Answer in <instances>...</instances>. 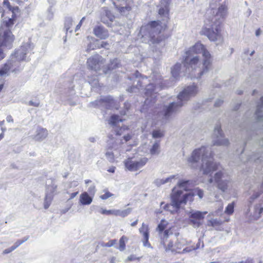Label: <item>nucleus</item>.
Segmentation results:
<instances>
[{
    "instance_id": "nucleus-1",
    "label": "nucleus",
    "mask_w": 263,
    "mask_h": 263,
    "mask_svg": "<svg viewBox=\"0 0 263 263\" xmlns=\"http://www.w3.org/2000/svg\"><path fill=\"white\" fill-rule=\"evenodd\" d=\"M183 65V75L199 79L211 68L212 59L210 52L200 43L195 44L186 52Z\"/></svg>"
},
{
    "instance_id": "nucleus-2",
    "label": "nucleus",
    "mask_w": 263,
    "mask_h": 263,
    "mask_svg": "<svg viewBox=\"0 0 263 263\" xmlns=\"http://www.w3.org/2000/svg\"><path fill=\"white\" fill-rule=\"evenodd\" d=\"M227 13L228 8L225 4L211 2L206 11L200 34L206 35L211 41H222L220 29L221 20L226 17Z\"/></svg>"
},
{
    "instance_id": "nucleus-3",
    "label": "nucleus",
    "mask_w": 263,
    "mask_h": 263,
    "mask_svg": "<svg viewBox=\"0 0 263 263\" xmlns=\"http://www.w3.org/2000/svg\"><path fill=\"white\" fill-rule=\"evenodd\" d=\"M213 156L211 146H202L192 152L187 159V165L191 168H197L201 160L200 171L203 174L211 175L214 171L221 168L219 163L214 162Z\"/></svg>"
},
{
    "instance_id": "nucleus-4",
    "label": "nucleus",
    "mask_w": 263,
    "mask_h": 263,
    "mask_svg": "<svg viewBox=\"0 0 263 263\" xmlns=\"http://www.w3.org/2000/svg\"><path fill=\"white\" fill-rule=\"evenodd\" d=\"M191 184L192 182L190 180L183 179L180 180L177 186L173 189L172 203L165 205L164 209L173 213L179 209L182 204L185 203L187 201H192L193 197L196 195L201 199L203 196V192L198 189L190 191V188L192 187Z\"/></svg>"
},
{
    "instance_id": "nucleus-5",
    "label": "nucleus",
    "mask_w": 263,
    "mask_h": 263,
    "mask_svg": "<svg viewBox=\"0 0 263 263\" xmlns=\"http://www.w3.org/2000/svg\"><path fill=\"white\" fill-rule=\"evenodd\" d=\"M199 91L198 87L194 84L186 87L178 95L177 102L172 103L165 108L164 117L167 118L173 113L176 112L179 108L183 106L191 98L195 96Z\"/></svg>"
},
{
    "instance_id": "nucleus-6",
    "label": "nucleus",
    "mask_w": 263,
    "mask_h": 263,
    "mask_svg": "<svg viewBox=\"0 0 263 263\" xmlns=\"http://www.w3.org/2000/svg\"><path fill=\"white\" fill-rule=\"evenodd\" d=\"M165 27V24L162 25L158 21H153L141 27L139 36L143 42L148 44L158 43L159 40L156 36Z\"/></svg>"
},
{
    "instance_id": "nucleus-7",
    "label": "nucleus",
    "mask_w": 263,
    "mask_h": 263,
    "mask_svg": "<svg viewBox=\"0 0 263 263\" xmlns=\"http://www.w3.org/2000/svg\"><path fill=\"white\" fill-rule=\"evenodd\" d=\"M33 48V46L30 41L28 40L24 43L21 47L18 49L14 54L11 56V59L5 64L10 66V72H15L18 70L20 62L21 61L25 60L26 55L29 53Z\"/></svg>"
},
{
    "instance_id": "nucleus-8",
    "label": "nucleus",
    "mask_w": 263,
    "mask_h": 263,
    "mask_svg": "<svg viewBox=\"0 0 263 263\" xmlns=\"http://www.w3.org/2000/svg\"><path fill=\"white\" fill-rule=\"evenodd\" d=\"M152 82L147 85L145 88V96L147 98L145 103L149 104L153 102V99L155 98V94L160 90L162 87L161 76L159 73H154L151 76Z\"/></svg>"
},
{
    "instance_id": "nucleus-9",
    "label": "nucleus",
    "mask_w": 263,
    "mask_h": 263,
    "mask_svg": "<svg viewBox=\"0 0 263 263\" xmlns=\"http://www.w3.org/2000/svg\"><path fill=\"white\" fill-rule=\"evenodd\" d=\"M14 36L9 29L0 27V60L5 57V51L12 48Z\"/></svg>"
},
{
    "instance_id": "nucleus-10",
    "label": "nucleus",
    "mask_w": 263,
    "mask_h": 263,
    "mask_svg": "<svg viewBox=\"0 0 263 263\" xmlns=\"http://www.w3.org/2000/svg\"><path fill=\"white\" fill-rule=\"evenodd\" d=\"M230 181L231 179L228 174L224 169H222L216 172L213 177H211L208 182L210 184L214 182L219 190L224 192L229 186Z\"/></svg>"
},
{
    "instance_id": "nucleus-11",
    "label": "nucleus",
    "mask_w": 263,
    "mask_h": 263,
    "mask_svg": "<svg viewBox=\"0 0 263 263\" xmlns=\"http://www.w3.org/2000/svg\"><path fill=\"white\" fill-rule=\"evenodd\" d=\"M148 162L145 157L135 156L128 158L124 161V164L126 170L130 172H135L144 167Z\"/></svg>"
},
{
    "instance_id": "nucleus-12",
    "label": "nucleus",
    "mask_w": 263,
    "mask_h": 263,
    "mask_svg": "<svg viewBox=\"0 0 263 263\" xmlns=\"http://www.w3.org/2000/svg\"><path fill=\"white\" fill-rule=\"evenodd\" d=\"M212 142L214 145L217 146H227L229 144V140L224 137L221 126L219 124L215 127Z\"/></svg>"
},
{
    "instance_id": "nucleus-13",
    "label": "nucleus",
    "mask_w": 263,
    "mask_h": 263,
    "mask_svg": "<svg viewBox=\"0 0 263 263\" xmlns=\"http://www.w3.org/2000/svg\"><path fill=\"white\" fill-rule=\"evenodd\" d=\"M120 147L114 145L107 149L105 157L111 163L117 162L122 159Z\"/></svg>"
},
{
    "instance_id": "nucleus-14",
    "label": "nucleus",
    "mask_w": 263,
    "mask_h": 263,
    "mask_svg": "<svg viewBox=\"0 0 263 263\" xmlns=\"http://www.w3.org/2000/svg\"><path fill=\"white\" fill-rule=\"evenodd\" d=\"M5 11H1L2 13V17L3 18V24L1 26L4 28V29H9V27L12 26L14 24V18L18 13V10L15 11V14H12L7 9Z\"/></svg>"
},
{
    "instance_id": "nucleus-15",
    "label": "nucleus",
    "mask_w": 263,
    "mask_h": 263,
    "mask_svg": "<svg viewBox=\"0 0 263 263\" xmlns=\"http://www.w3.org/2000/svg\"><path fill=\"white\" fill-rule=\"evenodd\" d=\"M103 64V59L98 54H96L90 57L88 59L87 62L88 68L96 71L100 70Z\"/></svg>"
},
{
    "instance_id": "nucleus-16",
    "label": "nucleus",
    "mask_w": 263,
    "mask_h": 263,
    "mask_svg": "<svg viewBox=\"0 0 263 263\" xmlns=\"http://www.w3.org/2000/svg\"><path fill=\"white\" fill-rule=\"evenodd\" d=\"M208 212L194 211L191 213L190 222L194 227H199L202 223L204 215Z\"/></svg>"
},
{
    "instance_id": "nucleus-17",
    "label": "nucleus",
    "mask_w": 263,
    "mask_h": 263,
    "mask_svg": "<svg viewBox=\"0 0 263 263\" xmlns=\"http://www.w3.org/2000/svg\"><path fill=\"white\" fill-rule=\"evenodd\" d=\"M99 213L103 215H113L116 216H121L125 217L128 215L131 212V209L127 208L124 210H107L101 208L99 210Z\"/></svg>"
},
{
    "instance_id": "nucleus-18",
    "label": "nucleus",
    "mask_w": 263,
    "mask_h": 263,
    "mask_svg": "<svg viewBox=\"0 0 263 263\" xmlns=\"http://www.w3.org/2000/svg\"><path fill=\"white\" fill-rule=\"evenodd\" d=\"M139 233L142 236V242L144 247L153 249L150 242H149V228L147 224L142 223L141 227L139 230Z\"/></svg>"
},
{
    "instance_id": "nucleus-19",
    "label": "nucleus",
    "mask_w": 263,
    "mask_h": 263,
    "mask_svg": "<svg viewBox=\"0 0 263 263\" xmlns=\"http://www.w3.org/2000/svg\"><path fill=\"white\" fill-rule=\"evenodd\" d=\"M57 184L53 179H49L47 181L45 195L54 197L58 193Z\"/></svg>"
},
{
    "instance_id": "nucleus-20",
    "label": "nucleus",
    "mask_w": 263,
    "mask_h": 263,
    "mask_svg": "<svg viewBox=\"0 0 263 263\" xmlns=\"http://www.w3.org/2000/svg\"><path fill=\"white\" fill-rule=\"evenodd\" d=\"M256 107V110L254 115V118L256 122H259L262 120L263 118V115H262L263 110V96L260 98Z\"/></svg>"
},
{
    "instance_id": "nucleus-21",
    "label": "nucleus",
    "mask_w": 263,
    "mask_h": 263,
    "mask_svg": "<svg viewBox=\"0 0 263 263\" xmlns=\"http://www.w3.org/2000/svg\"><path fill=\"white\" fill-rule=\"evenodd\" d=\"M5 9L12 14H15V11L18 10V7H11L8 0H0V12L5 11Z\"/></svg>"
},
{
    "instance_id": "nucleus-22",
    "label": "nucleus",
    "mask_w": 263,
    "mask_h": 263,
    "mask_svg": "<svg viewBox=\"0 0 263 263\" xmlns=\"http://www.w3.org/2000/svg\"><path fill=\"white\" fill-rule=\"evenodd\" d=\"M48 135V131L43 128L38 127L33 135V138L35 140L41 141L44 139Z\"/></svg>"
},
{
    "instance_id": "nucleus-23",
    "label": "nucleus",
    "mask_w": 263,
    "mask_h": 263,
    "mask_svg": "<svg viewBox=\"0 0 263 263\" xmlns=\"http://www.w3.org/2000/svg\"><path fill=\"white\" fill-rule=\"evenodd\" d=\"M93 33L97 37L105 39L108 36V32L103 27L97 26L93 29Z\"/></svg>"
},
{
    "instance_id": "nucleus-24",
    "label": "nucleus",
    "mask_w": 263,
    "mask_h": 263,
    "mask_svg": "<svg viewBox=\"0 0 263 263\" xmlns=\"http://www.w3.org/2000/svg\"><path fill=\"white\" fill-rule=\"evenodd\" d=\"M79 201L82 205H89L92 201V197L85 192L80 195Z\"/></svg>"
},
{
    "instance_id": "nucleus-25",
    "label": "nucleus",
    "mask_w": 263,
    "mask_h": 263,
    "mask_svg": "<svg viewBox=\"0 0 263 263\" xmlns=\"http://www.w3.org/2000/svg\"><path fill=\"white\" fill-rule=\"evenodd\" d=\"M165 251L166 252H172L175 253H180L181 250V248L176 247V245H174L172 241L170 240L167 244L166 242H164V244H163Z\"/></svg>"
},
{
    "instance_id": "nucleus-26",
    "label": "nucleus",
    "mask_w": 263,
    "mask_h": 263,
    "mask_svg": "<svg viewBox=\"0 0 263 263\" xmlns=\"http://www.w3.org/2000/svg\"><path fill=\"white\" fill-rule=\"evenodd\" d=\"M176 175H171L167 178H158L155 180L154 183L158 186L165 183L172 182L173 179H175Z\"/></svg>"
},
{
    "instance_id": "nucleus-27",
    "label": "nucleus",
    "mask_w": 263,
    "mask_h": 263,
    "mask_svg": "<svg viewBox=\"0 0 263 263\" xmlns=\"http://www.w3.org/2000/svg\"><path fill=\"white\" fill-rule=\"evenodd\" d=\"M148 82L147 79L146 77H142L141 79H138L137 80V85L136 87H130L128 89V91L129 92H136V89H139V88H138V87H143V85H146L147 82Z\"/></svg>"
},
{
    "instance_id": "nucleus-28",
    "label": "nucleus",
    "mask_w": 263,
    "mask_h": 263,
    "mask_svg": "<svg viewBox=\"0 0 263 263\" xmlns=\"http://www.w3.org/2000/svg\"><path fill=\"white\" fill-rule=\"evenodd\" d=\"M181 64L179 63H177L172 68V76L176 79H178L179 75L181 73Z\"/></svg>"
},
{
    "instance_id": "nucleus-29",
    "label": "nucleus",
    "mask_w": 263,
    "mask_h": 263,
    "mask_svg": "<svg viewBox=\"0 0 263 263\" xmlns=\"http://www.w3.org/2000/svg\"><path fill=\"white\" fill-rule=\"evenodd\" d=\"M216 205L217 206V209L215 212H211L209 213L208 216H218L221 214L223 208L222 203L221 202H218L216 203Z\"/></svg>"
},
{
    "instance_id": "nucleus-30",
    "label": "nucleus",
    "mask_w": 263,
    "mask_h": 263,
    "mask_svg": "<svg viewBox=\"0 0 263 263\" xmlns=\"http://www.w3.org/2000/svg\"><path fill=\"white\" fill-rule=\"evenodd\" d=\"M128 240V238L126 236H122L119 240V247L118 249L121 251H123L125 249V243Z\"/></svg>"
},
{
    "instance_id": "nucleus-31",
    "label": "nucleus",
    "mask_w": 263,
    "mask_h": 263,
    "mask_svg": "<svg viewBox=\"0 0 263 263\" xmlns=\"http://www.w3.org/2000/svg\"><path fill=\"white\" fill-rule=\"evenodd\" d=\"M262 157L261 154L260 153H256L253 154L252 156H250L249 158H248L246 160H243V162H245L246 161H254L257 162V160H260V158Z\"/></svg>"
},
{
    "instance_id": "nucleus-32",
    "label": "nucleus",
    "mask_w": 263,
    "mask_h": 263,
    "mask_svg": "<svg viewBox=\"0 0 263 263\" xmlns=\"http://www.w3.org/2000/svg\"><path fill=\"white\" fill-rule=\"evenodd\" d=\"M150 153L153 155H158L160 153V145L158 142H155L150 149Z\"/></svg>"
},
{
    "instance_id": "nucleus-33",
    "label": "nucleus",
    "mask_w": 263,
    "mask_h": 263,
    "mask_svg": "<svg viewBox=\"0 0 263 263\" xmlns=\"http://www.w3.org/2000/svg\"><path fill=\"white\" fill-rule=\"evenodd\" d=\"M122 122V120L119 118V117L117 115H112L111 116L109 121V123L112 125L117 126L119 122Z\"/></svg>"
},
{
    "instance_id": "nucleus-34",
    "label": "nucleus",
    "mask_w": 263,
    "mask_h": 263,
    "mask_svg": "<svg viewBox=\"0 0 263 263\" xmlns=\"http://www.w3.org/2000/svg\"><path fill=\"white\" fill-rule=\"evenodd\" d=\"M53 198V196L45 195L44 202V207L45 209H47L49 207L52 202Z\"/></svg>"
},
{
    "instance_id": "nucleus-35",
    "label": "nucleus",
    "mask_w": 263,
    "mask_h": 263,
    "mask_svg": "<svg viewBox=\"0 0 263 263\" xmlns=\"http://www.w3.org/2000/svg\"><path fill=\"white\" fill-rule=\"evenodd\" d=\"M234 203H229L226 207L224 213L228 215H231L234 212Z\"/></svg>"
},
{
    "instance_id": "nucleus-36",
    "label": "nucleus",
    "mask_w": 263,
    "mask_h": 263,
    "mask_svg": "<svg viewBox=\"0 0 263 263\" xmlns=\"http://www.w3.org/2000/svg\"><path fill=\"white\" fill-rule=\"evenodd\" d=\"M72 25V20L71 18H67L65 22L64 28L66 32L68 31Z\"/></svg>"
},
{
    "instance_id": "nucleus-37",
    "label": "nucleus",
    "mask_w": 263,
    "mask_h": 263,
    "mask_svg": "<svg viewBox=\"0 0 263 263\" xmlns=\"http://www.w3.org/2000/svg\"><path fill=\"white\" fill-rule=\"evenodd\" d=\"M29 239V236L25 237L23 239L17 240L13 246H12L13 248L15 249L18 247H19L21 245L26 241Z\"/></svg>"
},
{
    "instance_id": "nucleus-38",
    "label": "nucleus",
    "mask_w": 263,
    "mask_h": 263,
    "mask_svg": "<svg viewBox=\"0 0 263 263\" xmlns=\"http://www.w3.org/2000/svg\"><path fill=\"white\" fill-rule=\"evenodd\" d=\"M167 224V222L165 220H161L160 223L159 224L157 230L159 231V232H162L165 229L166 225Z\"/></svg>"
},
{
    "instance_id": "nucleus-39",
    "label": "nucleus",
    "mask_w": 263,
    "mask_h": 263,
    "mask_svg": "<svg viewBox=\"0 0 263 263\" xmlns=\"http://www.w3.org/2000/svg\"><path fill=\"white\" fill-rule=\"evenodd\" d=\"M209 225L212 227L219 226L221 224V221L217 219L212 218L208 221Z\"/></svg>"
},
{
    "instance_id": "nucleus-40",
    "label": "nucleus",
    "mask_w": 263,
    "mask_h": 263,
    "mask_svg": "<svg viewBox=\"0 0 263 263\" xmlns=\"http://www.w3.org/2000/svg\"><path fill=\"white\" fill-rule=\"evenodd\" d=\"M169 231H170L168 230H166L163 232H161L162 233V236H161V239H162L161 242L163 244H164V242H166V240L169 235V234H168Z\"/></svg>"
},
{
    "instance_id": "nucleus-41",
    "label": "nucleus",
    "mask_w": 263,
    "mask_h": 263,
    "mask_svg": "<svg viewBox=\"0 0 263 263\" xmlns=\"http://www.w3.org/2000/svg\"><path fill=\"white\" fill-rule=\"evenodd\" d=\"M163 136V133L161 130H154L153 132V137L155 138L162 137Z\"/></svg>"
},
{
    "instance_id": "nucleus-42",
    "label": "nucleus",
    "mask_w": 263,
    "mask_h": 263,
    "mask_svg": "<svg viewBox=\"0 0 263 263\" xmlns=\"http://www.w3.org/2000/svg\"><path fill=\"white\" fill-rule=\"evenodd\" d=\"M118 9L122 14H125L127 12L130 10V7L129 6L120 7Z\"/></svg>"
},
{
    "instance_id": "nucleus-43",
    "label": "nucleus",
    "mask_w": 263,
    "mask_h": 263,
    "mask_svg": "<svg viewBox=\"0 0 263 263\" xmlns=\"http://www.w3.org/2000/svg\"><path fill=\"white\" fill-rule=\"evenodd\" d=\"M168 9L167 7L164 8H161L159 10V14L160 15H165L168 13Z\"/></svg>"
},
{
    "instance_id": "nucleus-44",
    "label": "nucleus",
    "mask_w": 263,
    "mask_h": 263,
    "mask_svg": "<svg viewBox=\"0 0 263 263\" xmlns=\"http://www.w3.org/2000/svg\"><path fill=\"white\" fill-rule=\"evenodd\" d=\"M117 243L116 239H112L109 241L108 242L103 244V246L105 247H110L114 246Z\"/></svg>"
},
{
    "instance_id": "nucleus-45",
    "label": "nucleus",
    "mask_w": 263,
    "mask_h": 263,
    "mask_svg": "<svg viewBox=\"0 0 263 263\" xmlns=\"http://www.w3.org/2000/svg\"><path fill=\"white\" fill-rule=\"evenodd\" d=\"M113 195H114L112 194L107 191L104 194L101 195L100 196V198H101L103 200H105V199H108L109 197H112Z\"/></svg>"
},
{
    "instance_id": "nucleus-46",
    "label": "nucleus",
    "mask_w": 263,
    "mask_h": 263,
    "mask_svg": "<svg viewBox=\"0 0 263 263\" xmlns=\"http://www.w3.org/2000/svg\"><path fill=\"white\" fill-rule=\"evenodd\" d=\"M118 64V59H114L111 63L110 66H109V69H114L117 67V64Z\"/></svg>"
},
{
    "instance_id": "nucleus-47",
    "label": "nucleus",
    "mask_w": 263,
    "mask_h": 263,
    "mask_svg": "<svg viewBox=\"0 0 263 263\" xmlns=\"http://www.w3.org/2000/svg\"><path fill=\"white\" fill-rule=\"evenodd\" d=\"M88 192L89 193L90 195H94L96 192L95 185L92 184L90 186H89L88 189Z\"/></svg>"
},
{
    "instance_id": "nucleus-48",
    "label": "nucleus",
    "mask_w": 263,
    "mask_h": 263,
    "mask_svg": "<svg viewBox=\"0 0 263 263\" xmlns=\"http://www.w3.org/2000/svg\"><path fill=\"white\" fill-rule=\"evenodd\" d=\"M28 105L30 106H32L34 107H38L40 105V102L38 101H30L28 102Z\"/></svg>"
},
{
    "instance_id": "nucleus-49",
    "label": "nucleus",
    "mask_w": 263,
    "mask_h": 263,
    "mask_svg": "<svg viewBox=\"0 0 263 263\" xmlns=\"http://www.w3.org/2000/svg\"><path fill=\"white\" fill-rule=\"evenodd\" d=\"M127 128V126H123L121 127L117 131V134L118 135H121L123 133V131H124Z\"/></svg>"
},
{
    "instance_id": "nucleus-50",
    "label": "nucleus",
    "mask_w": 263,
    "mask_h": 263,
    "mask_svg": "<svg viewBox=\"0 0 263 263\" xmlns=\"http://www.w3.org/2000/svg\"><path fill=\"white\" fill-rule=\"evenodd\" d=\"M85 17H83L82 18V19L81 20V21L79 22V23L77 25V26L76 27L75 31H77L79 29H80V28H81V26L82 25V23L84 21V20H85Z\"/></svg>"
},
{
    "instance_id": "nucleus-51",
    "label": "nucleus",
    "mask_w": 263,
    "mask_h": 263,
    "mask_svg": "<svg viewBox=\"0 0 263 263\" xmlns=\"http://www.w3.org/2000/svg\"><path fill=\"white\" fill-rule=\"evenodd\" d=\"M123 138L125 141L127 142L133 139V136L130 134H127V135H124Z\"/></svg>"
},
{
    "instance_id": "nucleus-52",
    "label": "nucleus",
    "mask_w": 263,
    "mask_h": 263,
    "mask_svg": "<svg viewBox=\"0 0 263 263\" xmlns=\"http://www.w3.org/2000/svg\"><path fill=\"white\" fill-rule=\"evenodd\" d=\"M199 247V245H197L196 248L195 247H192L191 249H189L188 248H186L183 249L182 252L185 253V252H189L192 250H195L197 249Z\"/></svg>"
},
{
    "instance_id": "nucleus-53",
    "label": "nucleus",
    "mask_w": 263,
    "mask_h": 263,
    "mask_svg": "<svg viewBox=\"0 0 263 263\" xmlns=\"http://www.w3.org/2000/svg\"><path fill=\"white\" fill-rule=\"evenodd\" d=\"M222 103L223 100H221V99H218L216 101L214 105L216 107H218L220 106L222 104Z\"/></svg>"
},
{
    "instance_id": "nucleus-54",
    "label": "nucleus",
    "mask_w": 263,
    "mask_h": 263,
    "mask_svg": "<svg viewBox=\"0 0 263 263\" xmlns=\"http://www.w3.org/2000/svg\"><path fill=\"white\" fill-rule=\"evenodd\" d=\"M15 249L13 248V247L12 246L11 248H8V249H5L4 251H3V253L4 254H8L10 252H11L12 251H13V250H14Z\"/></svg>"
},
{
    "instance_id": "nucleus-55",
    "label": "nucleus",
    "mask_w": 263,
    "mask_h": 263,
    "mask_svg": "<svg viewBox=\"0 0 263 263\" xmlns=\"http://www.w3.org/2000/svg\"><path fill=\"white\" fill-rule=\"evenodd\" d=\"M262 33V31L260 28L257 29L255 31V35L256 36H259Z\"/></svg>"
},
{
    "instance_id": "nucleus-56",
    "label": "nucleus",
    "mask_w": 263,
    "mask_h": 263,
    "mask_svg": "<svg viewBox=\"0 0 263 263\" xmlns=\"http://www.w3.org/2000/svg\"><path fill=\"white\" fill-rule=\"evenodd\" d=\"M6 121L8 122H13V120L12 119V117L11 116L9 115V116H8L6 118Z\"/></svg>"
},
{
    "instance_id": "nucleus-57",
    "label": "nucleus",
    "mask_w": 263,
    "mask_h": 263,
    "mask_svg": "<svg viewBox=\"0 0 263 263\" xmlns=\"http://www.w3.org/2000/svg\"><path fill=\"white\" fill-rule=\"evenodd\" d=\"M115 170H116V167H115V166H111L110 167H109L107 170V171L108 172L114 173L115 172Z\"/></svg>"
},
{
    "instance_id": "nucleus-58",
    "label": "nucleus",
    "mask_w": 263,
    "mask_h": 263,
    "mask_svg": "<svg viewBox=\"0 0 263 263\" xmlns=\"http://www.w3.org/2000/svg\"><path fill=\"white\" fill-rule=\"evenodd\" d=\"M79 184V183L77 181H73L71 183L70 187H76Z\"/></svg>"
},
{
    "instance_id": "nucleus-59",
    "label": "nucleus",
    "mask_w": 263,
    "mask_h": 263,
    "mask_svg": "<svg viewBox=\"0 0 263 263\" xmlns=\"http://www.w3.org/2000/svg\"><path fill=\"white\" fill-rule=\"evenodd\" d=\"M109 13H110V12H106V15H107V16L109 18V19L110 20V21L112 22V20H113V18H114V17L111 15H110V16L109 15Z\"/></svg>"
},
{
    "instance_id": "nucleus-60",
    "label": "nucleus",
    "mask_w": 263,
    "mask_h": 263,
    "mask_svg": "<svg viewBox=\"0 0 263 263\" xmlns=\"http://www.w3.org/2000/svg\"><path fill=\"white\" fill-rule=\"evenodd\" d=\"M78 194V192L71 193L70 195V199H72L74 197H75Z\"/></svg>"
},
{
    "instance_id": "nucleus-61",
    "label": "nucleus",
    "mask_w": 263,
    "mask_h": 263,
    "mask_svg": "<svg viewBox=\"0 0 263 263\" xmlns=\"http://www.w3.org/2000/svg\"><path fill=\"white\" fill-rule=\"evenodd\" d=\"M135 259V257L133 255H130L127 257V260L129 261H132Z\"/></svg>"
},
{
    "instance_id": "nucleus-62",
    "label": "nucleus",
    "mask_w": 263,
    "mask_h": 263,
    "mask_svg": "<svg viewBox=\"0 0 263 263\" xmlns=\"http://www.w3.org/2000/svg\"><path fill=\"white\" fill-rule=\"evenodd\" d=\"M138 220L137 219L136 220H135L134 222H132L131 223V226L132 227H135V226L137 225V224L138 223Z\"/></svg>"
},
{
    "instance_id": "nucleus-63",
    "label": "nucleus",
    "mask_w": 263,
    "mask_h": 263,
    "mask_svg": "<svg viewBox=\"0 0 263 263\" xmlns=\"http://www.w3.org/2000/svg\"><path fill=\"white\" fill-rule=\"evenodd\" d=\"M107 45V43L105 42H102L101 46L102 47H105V46Z\"/></svg>"
},
{
    "instance_id": "nucleus-64",
    "label": "nucleus",
    "mask_w": 263,
    "mask_h": 263,
    "mask_svg": "<svg viewBox=\"0 0 263 263\" xmlns=\"http://www.w3.org/2000/svg\"><path fill=\"white\" fill-rule=\"evenodd\" d=\"M259 144H260L261 146H263V139H262L259 141Z\"/></svg>"
}]
</instances>
